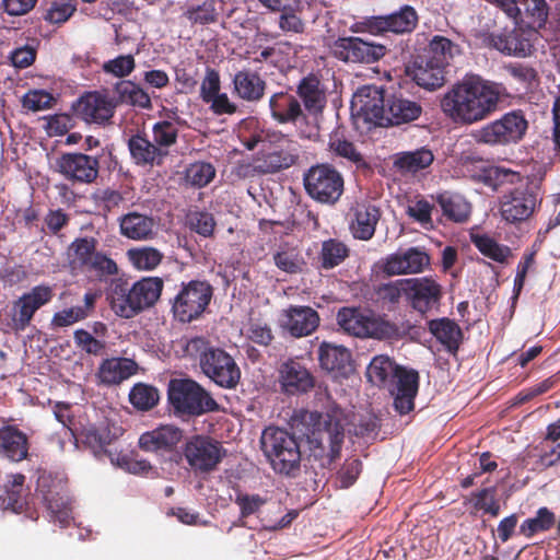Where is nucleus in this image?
Masks as SVG:
<instances>
[{
  "instance_id": "nucleus-1",
  "label": "nucleus",
  "mask_w": 560,
  "mask_h": 560,
  "mask_svg": "<svg viewBox=\"0 0 560 560\" xmlns=\"http://www.w3.org/2000/svg\"><path fill=\"white\" fill-rule=\"evenodd\" d=\"M509 96L503 83L465 75L443 95L441 109L453 122L470 126L497 113Z\"/></svg>"
},
{
  "instance_id": "nucleus-2",
  "label": "nucleus",
  "mask_w": 560,
  "mask_h": 560,
  "mask_svg": "<svg viewBox=\"0 0 560 560\" xmlns=\"http://www.w3.org/2000/svg\"><path fill=\"white\" fill-rule=\"evenodd\" d=\"M186 357L197 361L205 376L224 389H235L242 372L235 359L205 337H194L184 346Z\"/></svg>"
},
{
  "instance_id": "nucleus-3",
  "label": "nucleus",
  "mask_w": 560,
  "mask_h": 560,
  "mask_svg": "<svg viewBox=\"0 0 560 560\" xmlns=\"http://www.w3.org/2000/svg\"><path fill=\"white\" fill-rule=\"evenodd\" d=\"M167 399L174 415L196 418L220 411L219 402L198 382L191 378H172L168 382Z\"/></svg>"
},
{
  "instance_id": "nucleus-4",
  "label": "nucleus",
  "mask_w": 560,
  "mask_h": 560,
  "mask_svg": "<svg viewBox=\"0 0 560 560\" xmlns=\"http://www.w3.org/2000/svg\"><path fill=\"white\" fill-rule=\"evenodd\" d=\"M260 444L264 455L276 472L294 476L300 470L301 451L294 434L271 425L262 431Z\"/></svg>"
},
{
  "instance_id": "nucleus-5",
  "label": "nucleus",
  "mask_w": 560,
  "mask_h": 560,
  "mask_svg": "<svg viewBox=\"0 0 560 560\" xmlns=\"http://www.w3.org/2000/svg\"><path fill=\"white\" fill-rule=\"evenodd\" d=\"M337 323L343 331L359 338L378 340L399 339V327L381 316L365 315L357 308L343 307L337 314Z\"/></svg>"
},
{
  "instance_id": "nucleus-6",
  "label": "nucleus",
  "mask_w": 560,
  "mask_h": 560,
  "mask_svg": "<svg viewBox=\"0 0 560 560\" xmlns=\"http://www.w3.org/2000/svg\"><path fill=\"white\" fill-rule=\"evenodd\" d=\"M213 288L208 281L190 280L183 282L171 299L173 317L183 324L198 319L209 306Z\"/></svg>"
},
{
  "instance_id": "nucleus-7",
  "label": "nucleus",
  "mask_w": 560,
  "mask_h": 560,
  "mask_svg": "<svg viewBox=\"0 0 560 560\" xmlns=\"http://www.w3.org/2000/svg\"><path fill=\"white\" fill-rule=\"evenodd\" d=\"M107 155L113 158L112 150L104 148L96 155L83 152H66L56 159V171L72 185H91L100 176L101 164Z\"/></svg>"
},
{
  "instance_id": "nucleus-8",
  "label": "nucleus",
  "mask_w": 560,
  "mask_h": 560,
  "mask_svg": "<svg viewBox=\"0 0 560 560\" xmlns=\"http://www.w3.org/2000/svg\"><path fill=\"white\" fill-rule=\"evenodd\" d=\"M527 129L528 121L524 113L515 109L482 126L474 133V138L478 143L509 145L522 141Z\"/></svg>"
},
{
  "instance_id": "nucleus-9",
  "label": "nucleus",
  "mask_w": 560,
  "mask_h": 560,
  "mask_svg": "<svg viewBox=\"0 0 560 560\" xmlns=\"http://www.w3.org/2000/svg\"><path fill=\"white\" fill-rule=\"evenodd\" d=\"M419 14L410 4H404L398 10L385 14L364 18L357 22L353 32H366L374 36H383L387 33L404 36L411 34L419 24Z\"/></svg>"
},
{
  "instance_id": "nucleus-10",
  "label": "nucleus",
  "mask_w": 560,
  "mask_h": 560,
  "mask_svg": "<svg viewBox=\"0 0 560 560\" xmlns=\"http://www.w3.org/2000/svg\"><path fill=\"white\" fill-rule=\"evenodd\" d=\"M303 183L307 195L320 203L334 205L343 192V177L328 163L310 167Z\"/></svg>"
},
{
  "instance_id": "nucleus-11",
  "label": "nucleus",
  "mask_w": 560,
  "mask_h": 560,
  "mask_svg": "<svg viewBox=\"0 0 560 560\" xmlns=\"http://www.w3.org/2000/svg\"><path fill=\"white\" fill-rule=\"evenodd\" d=\"M226 456V450L222 444L209 435H192L183 450L184 457L195 474H210L217 470L223 458Z\"/></svg>"
},
{
  "instance_id": "nucleus-12",
  "label": "nucleus",
  "mask_w": 560,
  "mask_h": 560,
  "mask_svg": "<svg viewBox=\"0 0 560 560\" xmlns=\"http://www.w3.org/2000/svg\"><path fill=\"white\" fill-rule=\"evenodd\" d=\"M310 418L317 425L320 443H327L329 446L330 462L336 460L340 456L345 439V411L336 404H331L325 412H311Z\"/></svg>"
},
{
  "instance_id": "nucleus-13",
  "label": "nucleus",
  "mask_w": 560,
  "mask_h": 560,
  "mask_svg": "<svg viewBox=\"0 0 560 560\" xmlns=\"http://www.w3.org/2000/svg\"><path fill=\"white\" fill-rule=\"evenodd\" d=\"M387 51V47L383 44L364 40L361 37L354 36L339 37L331 46L332 56L346 63H375Z\"/></svg>"
},
{
  "instance_id": "nucleus-14",
  "label": "nucleus",
  "mask_w": 560,
  "mask_h": 560,
  "mask_svg": "<svg viewBox=\"0 0 560 560\" xmlns=\"http://www.w3.org/2000/svg\"><path fill=\"white\" fill-rule=\"evenodd\" d=\"M540 201L534 187L528 184L517 186L501 197V217L511 224L524 222L533 215Z\"/></svg>"
},
{
  "instance_id": "nucleus-15",
  "label": "nucleus",
  "mask_w": 560,
  "mask_h": 560,
  "mask_svg": "<svg viewBox=\"0 0 560 560\" xmlns=\"http://www.w3.org/2000/svg\"><path fill=\"white\" fill-rule=\"evenodd\" d=\"M54 289L49 284H38L23 293L12 305L11 328L15 332L24 331L32 323L36 312L50 303Z\"/></svg>"
},
{
  "instance_id": "nucleus-16",
  "label": "nucleus",
  "mask_w": 560,
  "mask_h": 560,
  "mask_svg": "<svg viewBox=\"0 0 560 560\" xmlns=\"http://www.w3.org/2000/svg\"><path fill=\"white\" fill-rule=\"evenodd\" d=\"M280 392L287 396H301L311 393L317 380L299 358H289L278 368Z\"/></svg>"
},
{
  "instance_id": "nucleus-17",
  "label": "nucleus",
  "mask_w": 560,
  "mask_h": 560,
  "mask_svg": "<svg viewBox=\"0 0 560 560\" xmlns=\"http://www.w3.org/2000/svg\"><path fill=\"white\" fill-rule=\"evenodd\" d=\"M387 95L375 85H363L357 90L351 101L352 114L366 122L384 125Z\"/></svg>"
},
{
  "instance_id": "nucleus-18",
  "label": "nucleus",
  "mask_w": 560,
  "mask_h": 560,
  "mask_svg": "<svg viewBox=\"0 0 560 560\" xmlns=\"http://www.w3.org/2000/svg\"><path fill=\"white\" fill-rule=\"evenodd\" d=\"M184 438L182 429L175 425H160L142 433L139 438V447L145 452L158 455L170 454V459L179 463L182 454L177 452L178 444Z\"/></svg>"
},
{
  "instance_id": "nucleus-19",
  "label": "nucleus",
  "mask_w": 560,
  "mask_h": 560,
  "mask_svg": "<svg viewBox=\"0 0 560 560\" xmlns=\"http://www.w3.org/2000/svg\"><path fill=\"white\" fill-rule=\"evenodd\" d=\"M292 143L288 138V142H272L271 145L260 149L254 159V172L260 175L275 174L294 165L299 154Z\"/></svg>"
},
{
  "instance_id": "nucleus-20",
  "label": "nucleus",
  "mask_w": 560,
  "mask_h": 560,
  "mask_svg": "<svg viewBox=\"0 0 560 560\" xmlns=\"http://www.w3.org/2000/svg\"><path fill=\"white\" fill-rule=\"evenodd\" d=\"M538 32L523 25L503 28L489 36V44L508 56L526 57L532 54Z\"/></svg>"
},
{
  "instance_id": "nucleus-21",
  "label": "nucleus",
  "mask_w": 560,
  "mask_h": 560,
  "mask_svg": "<svg viewBox=\"0 0 560 560\" xmlns=\"http://www.w3.org/2000/svg\"><path fill=\"white\" fill-rule=\"evenodd\" d=\"M430 255L422 247H409L387 255L382 271L388 277L421 273L430 267Z\"/></svg>"
},
{
  "instance_id": "nucleus-22",
  "label": "nucleus",
  "mask_w": 560,
  "mask_h": 560,
  "mask_svg": "<svg viewBox=\"0 0 560 560\" xmlns=\"http://www.w3.org/2000/svg\"><path fill=\"white\" fill-rule=\"evenodd\" d=\"M117 103L108 94L89 92L74 106L77 115L88 124L106 126L112 124Z\"/></svg>"
},
{
  "instance_id": "nucleus-23",
  "label": "nucleus",
  "mask_w": 560,
  "mask_h": 560,
  "mask_svg": "<svg viewBox=\"0 0 560 560\" xmlns=\"http://www.w3.org/2000/svg\"><path fill=\"white\" fill-rule=\"evenodd\" d=\"M402 284L407 287V301L417 312L425 314L440 305L443 291L434 278H408Z\"/></svg>"
},
{
  "instance_id": "nucleus-24",
  "label": "nucleus",
  "mask_w": 560,
  "mask_h": 560,
  "mask_svg": "<svg viewBox=\"0 0 560 560\" xmlns=\"http://www.w3.org/2000/svg\"><path fill=\"white\" fill-rule=\"evenodd\" d=\"M418 371L401 366L388 389L394 397V408L399 415H407L415 409V398L419 390Z\"/></svg>"
},
{
  "instance_id": "nucleus-25",
  "label": "nucleus",
  "mask_w": 560,
  "mask_h": 560,
  "mask_svg": "<svg viewBox=\"0 0 560 560\" xmlns=\"http://www.w3.org/2000/svg\"><path fill=\"white\" fill-rule=\"evenodd\" d=\"M503 11L516 23L536 32L545 26L549 14L545 0H505Z\"/></svg>"
},
{
  "instance_id": "nucleus-26",
  "label": "nucleus",
  "mask_w": 560,
  "mask_h": 560,
  "mask_svg": "<svg viewBox=\"0 0 560 560\" xmlns=\"http://www.w3.org/2000/svg\"><path fill=\"white\" fill-rule=\"evenodd\" d=\"M295 92L307 117H317L324 113L328 102V90L319 77L314 73L303 77L296 84Z\"/></svg>"
},
{
  "instance_id": "nucleus-27",
  "label": "nucleus",
  "mask_w": 560,
  "mask_h": 560,
  "mask_svg": "<svg viewBox=\"0 0 560 560\" xmlns=\"http://www.w3.org/2000/svg\"><path fill=\"white\" fill-rule=\"evenodd\" d=\"M269 109L271 118L280 125L306 122L308 118L298 94H293L290 90L271 94Z\"/></svg>"
},
{
  "instance_id": "nucleus-28",
  "label": "nucleus",
  "mask_w": 560,
  "mask_h": 560,
  "mask_svg": "<svg viewBox=\"0 0 560 560\" xmlns=\"http://www.w3.org/2000/svg\"><path fill=\"white\" fill-rule=\"evenodd\" d=\"M317 359L320 369L335 378L348 377L353 371L351 352L345 346L324 341L318 347Z\"/></svg>"
},
{
  "instance_id": "nucleus-29",
  "label": "nucleus",
  "mask_w": 560,
  "mask_h": 560,
  "mask_svg": "<svg viewBox=\"0 0 560 560\" xmlns=\"http://www.w3.org/2000/svg\"><path fill=\"white\" fill-rule=\"evenodd\" d=\"M382 217L381 209L371 202H358L349 212V231L355 240L370 241Z\"/></svg>"
},
{
  "instance_id": "nucleus-30",
  "label": "nucleus",
  "mask_w": 560,
  "mask_h": 560,
  "mask_svg": "<svg viewBox=\"0 0 560 560\" xmlns=\"http://www.w3.org/2000/svg\"><path fill=\"white\" fill-rule=\"evenodd\" d=\"M405 73L420 88L434 91L445 83V69L424 56H418L405 67Z\"/></svg>"
},
{
  "instance_id": "nucleus-31",
  "label": "nucleus",
  "mask_w": 560,
  "mask_h": 560,
  "mask_svg": "<svg viewBox=\"0 0 560 560\" xmlns=\"http://www.w3.org/2000/svg\"><path fill=\"white\" fill-rule=\"evenodd\" d=\"M266 80L248 68L238 70L232 78L233 94L246 103H259L266 94Z\"/></svg>"
},
{
  "instance_id": "nucleus-32",
  "label": "nucleus",
  "mask_w": 560,
  "mask_h": 560,
  "mask_svg": "<svg viewBox=\"0 0 560 560\" xmlns=\"http://www.w3.org/2000/svg\"><path fill=\"white\" fill-rule=\"evenodd\" d=\"M422 115L419 102L402 94H388L383 127L400 126L417 120Z\"/></svg>"
},
{
  "instance_id": "nucleus-33",
  "label": "nucleus",
  "mask_w": 560,
  "mask_h": 560,
  "mask_svg": "<svg viewBox=\"0 0 560 560\" xmlns=\"http://www.w3.org/2000/svg\"><path fill=\"white\" fill-rule=\"evenodd\" d=\"M128 150L133 163L141 167L162 166L166 159L155 142L149 140L145 135H132L127 142Z\"/></svg>"
},
{
  "instance_id": "nucleus-34",
  "label": "nucleus",
  "mask_w": 560,
  "mask_h": 560,
  "mask_svg": "<svg viewBox=\"0 0 560 560\" xmlns=\"http://www.w3.org/2000/svg\"><path fill=\"white\" fill-rule=\"evenodd\" d=\"M28 438L15 425L0 428V458L20 463L28 455Z\"/></svg>"
},
{
  "instance_id": "nucleus-35",
  "label": "nucleus",
  "mask_w": 560,
  "mask_h": 560,
  "mask_svg": "<svg viewBox=\"0 0 560 560\" xmlns=\"http://www.w3.org/2000/svg\"><path fill=\"white\" fill-rule=\"evenodd\" d=\"M25 476L23 474L7 475L5 482L0 493V509L21 513L27 505L28 488L25 487Z\"/></svg>"
},
{
  "instance_id": "nucleus-36",
  "label": "nucleus",
  "mask_w": 560,
  "mask_h": 560,
  "mask_svg": "<svg viewBox=\"0 0 560 560\" xmlns=\"http://www.w3.org/2000/svg\"><path fill=\"white\" fill-rule=\"evenodd\" d=\"M319 324L318 313L310 306H291L285 311L283 328L300 338L311 335Z\"/></svg>"
},
{
  "instance_id": "nucleus-37",
  "label": "nucleus",
  "mask_w": 560,
  "mask_h": 560,
  "mask_svg": "<svg viewBox=\"0 0 560 560\" xmlns=\"http://www.w3.org/2000/svg\"><path fill=\"white\" fill-rule=\"evenodd\" d=\"M133 296L131 285L127 280L122 279L114 280L107 291L110 308L117 316L122 318L129 319L138 315Z\"/></svg>"
},
{
  "instance_id": "nucleus-38",
  "label": "nucleus",
  "mask_w": 560,
  "mask_h": 560,
  "mask_svg": "<svg viewBox=\"0 0 560 560\" xmlns=\"http://www.w3.org/2000/svg\"><path fill=\"white\" fill-rule=\"evenodd\" d=\"M118 221L121 235L129 240L148 241L154 235L155 221L151 215L131 211Z\"/></svg>"
},
{
  "instance_id": "nucleus-39",
  "label": "nucleus",
  "mask_w": 560,
  "mask_h": 560,
  "mask_svg": "<svg viewBox=\"0 0 560 560\" xmlns=\"http://www.w3.org/2000/svg\"><path fill=\"white\" fill-rule=\"evenodd\" d=\"M138 364L128 358L105 359L97 371L100 382L106 385H117L135 375Z\"/></svg>"
},
{
  "instance_id": "nucleus-40",
  "label": "nucleus",
  "mask_w": 560,
  "mask_h": 560,
  "mask_svg": "<svg viewBox=\"0 0 560 560\" xmlns=\"http://www.w3.org/2000/svg\"><path fill=\"white\" fill-rule=\"evenodd\" d=\"M119 429L112 431L108 425L90 427L83 432V442L92 450L95 456L103 455L109 457L110 462L115 460L116 452L113 453L109 446L118 438Z\"/></svg>"
},
{
  "instance_id": "nucleus-41",
  "label": "nucleus",
  "mask_w": 560,
  "mask_h": 560,
  "mask_svg": "<svg viewBox=\"0 0 560 560\" xmlns=\"http://www.w3.org/2000/svg\"><path fill=\"white\" fill-rule=\"evenodd\" d=\"M328 150L331 155L346 160L348 163L355 165L358 168L366 166V162L354 145L347 139L343 130L335 129L328 139Z\"/></svg>"
},
{
  "instance_id": "nucleus-42",
  "label": "nucleus",
  "mask_w": 560,
  "mask_h": 560,
  "mask_svg": "<svg viewBox=\"0 0 560 560\" xmlns=\"http://www.w3.org/2000/svg\"><path fill=\"white\" fill-rule=\"evenodd\" d=\"M163 290V281L158 277L142 278L131 285L138 314L153 306Z\"/></svg>"
},
{
  "instance_id": "nucleus-43",
  "label": "nucleus",
  "mask_w": 560,
  "mask_h": 560,
  "mask_svg": "<svg viewBox=\"0 0 560 560\" xmlns=\"http://www.w3.org/2000/svg\"><path fill=\"white\" fill-rule=\"evenodd\" d=\"M429 330L450 352L458 350L463 331L454 320L447 317L432 319L429 322Z\"/></svg>"
},
{
  "instance_id": "nucleus-44",
  "label": "nucleus",
  "mask_w": 560,
  "mask_h": 560,
  "mask_svg": "<svg viewBox=\"0 0 560 560\" xmlns=\"http://www.w3.org/2000/svg\"><path fill=\"white\" fill-rule=\"evenodd\" d=\"M434 161V155L425 147L415 151L400 152L395 155L394 167L400 173H417L429 167Z\"/></svg>"
},
{
  "instance_id": "nucleus-45",
  "label": "nucleus",
  "mask_w": 560,
  "mask_h": 560,
  "mask_svg": "<svg viewBox=\"0 0 560 560\" xmlns=\"http://www.w3.org/2000/svg\"><path fill=\"white\" fill-rule=\"evenodd\" d=\"M458 54L459 47L457 44L445 36L435 35L430 39L423 56L445 69Z\"/></svg>"
},
{
  "instance_id": "nucleus-46",
  "label": "nucleus",
  "mask_w": 560,
  "mask_h": 560,
  "mask_svg": "<svg viewBox=\"0 0 560 560\" xmlns=\"http://www.w3.org/2000/svg\"><path fill=\"white\" fill-rule=\"evenodd\" d=\"M400 368L389 357L376 355L368 366L366 377L378 387H388Z\"/></svg>"
},
{
  "instance_id": "nucleus-47",
  "label": "nucleus",
  "mask_w": 560,
  "mask_h": 560,
  "mask_svg": "<svg viewBox=\"0 0 560 560\" xmlns=\"http://www.w3.org/2000/svg\"><path fill=\"white\" fill-rule=\"evenodd\" d=\"M36 491L42 495L47 511H58L68 503L63 494V486L50 475L43 474L38 477Z\"/></svg>"
},
{
  "instance_id": "nucleus-48",
  "label": "nucleus",
  "mask_w": 560,
  "mask_h": 560,
  "mask_svg": "<svg viewBox=\"0 0 560 560\" xmlns=\"http://www.w3.org/2000/svg\"><path fill=\"white\" fill-rule=\"evenodd\" d=\"M273 262L278 269L291 275L302 272L306 266L300 249L289 243L278 247L273 254Z\"/></svg>"
},
{
  "instance_id": "nucleus-49",
  "label": "nucleus",
  "mask_w": 560,
  "mask_h": 560,
  "mask_svg": "<svg viewBox=\"0 0 560 560\" xmlns=\"http://www.w3.org/2000/svg\"><path fill=\"white\" fill-rule=\"evenodd\" d=\"M180 120L163 119L156 121L152 126V140L165 152V156L170 155V149L177 143Z\"/></svg>"
},
{
  "instance_id": "nucleus-50",
  "label": "nucleus",
  "mask_w": 560,
  "mask_h": 560,
  "mask_svg": "<svg viewBox=\"0 0 560 560\" xmlns=\"http://www.w3.org/2000/svg\"><path fill=\"white\" fill-rule=\"evenodd\" d=\"M443 214L454 222H465L470 214V203L459 195L440 194L436 198Z\"/></svg>"
},
{
  "instance_id": "nucleus-51",
  "label": "nucleus",
  "mask_w": 560,
  "mask_h": 560,
  "mask_svg": "<svg viewBox=\"0 0 560 560\" xmlns=\"http://www.w3.org/2000/svg\"><path fill=\"white\" fill-rule=\"evenodd\" d=\"M97 241L94 237L75 238L69 246L70 264L73 268L86 269L97 253Z\"/></svg>"
},
{
  "instance_id": "nucleus-52",
  "label": "nucleus",
  "mask_w": 560,
  "mask_h": 560,
  "mask_svg": "<svg viewBox=\"0 0 560 560\" xmlns=\"http://www.w3.org/2000/svg\"><path fill=\"white\" fill-rule=\"evenodd\" d=\"M349 256L347 245L336 238L324 241L319 253L320 268L324 270L339 266Z\"/></svg>"
},
{
  "instance_id": "nucleus-53",
  "label": "nucleus",
  "mask_w": 560,
  "mask_h": 560,
  "mask_svg": "<svg viewBox=\"0 0 560 560\" xmlns=\"http://www.w3.org/2000/svg\"><path fill=\"white\" fill-rule=\"evenodd\" d=\"M556 524V515L548 508H539L534 517L526 518L520 525V534L526 538H532L538 533L551 529Z\"/></svg>"
},
{
  "instance_id": "nucleus-54",
  "label": "nucleus",
  "mask_w": 560,
  "mask_h": 560,
  "mask_svg": "<svg viewBox=\"0 0 560 560\" xmlns=\"http://www.w3.org/2000/svg\"><path fill=\"white\" fill-rule=\"evenodd\" d=\"M115 91L121 103L150 109L152 102L149 94L132 81L126 80L115 85Z\"/></svg>"
},
{
  "instance_id": "nucleus-55",
  "label": "nucleus",
  "mask_w": 560,
  "mask_h": 560,
  "mask_svg": "<svg viewBox=\"0 0 560 560\" xmlns=\"http://www.w3.org/2000/svg\"><path fill=\"white\" fill-rule=\"evenodd\" d=\"M471 242L483 256L492 259L493 261L503 264L511 255L509 246L499 244L494 238L487 234H472Z\"/></svg>"
},
{
  "instance_id": "nucleus-56",
  "label": "nucleus",
  "mask_w": 560,
  "mask_h": 560,
  "mask_svg": "<svg viewBox=\"0 0 560 560\" xmlns=\"http://www.w3.org/2000/svg\"><path fill=\"white\" fill-rule=\"evenodd\" d=\"M77 12V3L72 0H52L43 13V20L50 25L61 26Z\"/></svg>"
},
{
  "instance_id": "nucleus-57",
  "label": "nucleus",
  "mask_w": 560,
  "mask_h": 560,
  "mask_svg": "<svg viewBox=\"0 0 560 560\" xmlns=\"http://www.w3.org/2000/svg\"><path fill=\"white\" fill-rule=\"evenodd\" d=\"M160 400V394L156 387L144 384H135L129 393V401L137 409L148 411L154 408Z\"/></svg>"
},
{
  "instance_id": "nucleus-58",
  "label": "nucleus",
  "mask_w": 560,
  "mask_h": 560,
  "mask_svg": "<svg viewBox=\"0 0 560 560\" xmlns=\"http://www.w3.org/2000/svg\"><path fill=\"white\" fill-rule=\"evenodd\" d=\"M183 16L191 24L208 25L218 21V12L213 0H205L200 4H186Z\"/></svg>"
},
{
  "instance_id": "nucleus-59",
  "label": "nucleus",
  "mask_w": 560,
  "mask_h": 560,
  "mask_svg": "<svg viewBox=\"0 0 560 560\" xmlns=\"http://www.w3.org/2000/svg\"><path fill=\"white\" fill-rule=\"evenodd\" d=\"M127 256L139 270H153L163 258V254L159 249L150 246L131 248L127 252Z\"/></svg>"
},
{
  "instance_id": "nucleus-60",
  "label": "nucleus",
  "mask_w": 560,
  "mask_h": 560,
  "mask_svg": "<svg viewBox=\"0 0 560 560\" xmlns=\"http://www.w3.org/2000/svg\"><path fill=\"white\" fill-rule=\"evenodd\" d=\"M292 10L280 12L278 26L283 33L302 34L305 31V22L301 18L303 12L302 1L295 2Z\"/></svg>"
},
{
  "instance_id": "nucleus-61",
  "label": "nucleus",
  "mask_w": 560,
  "mask_h": 560,
  "mask_svg": "<svg viewBox=\"0 0 560 560\" xmlns=\"http://www.w3.org/2000/svg\"><path fill=\"white\" fill-rule=\"evenodd\" d=\"M215 176V168L209 162L192 163L186 171L187 180L196 187L207 186Z\"/></svg>"
},
{
  "instance_id": "nucleus-62",
  "label": "nucleus",
  "mask_w": 560,
  "mask_h": 560,
  "mask_svg": "<svg viewBox=\"0 0 560 560\" xmlns=\"http://www.w3.org/2000/svg\"><path fill=\"white\" fill-rule=\"evenodd\" d=\"M85 270L94 273L98 280L103 281L108 277L117 275L118 266L116 261L106 254L97 252Z\"/></svg>"
},
{
  "instance_id": "nucleus-63",
  "label": "nucleus",
  "mask_w": 560,
  "mask_h": 560,
  "mask_svg": "<svg viewBox=\"0 0 560 560\" xmlns=\"http://www.w3.org/2000/svg\"><path fill=\"white\" fill-rule=\"evenodd\" d=\"M362 462L359 458H348L337 471L336 481L338 488L348 489L355 483L361 471Z\"/></svg>"
},
{
  "instance_id": "nucleus-64",
  "label": "nucleus",
  "mask_w": 560,
  "mask_h": 560,
  "mask_svg": "<svg viewBox=\"0 0 560 560\" xmlns=\"http://www.w3.org/2000/svg\"><path fill=\"white\" fill-rule=\"evenodd\" d=\"M288 142V137L282 135L281 132L270 131V130H257L245 137L243 139V144L247 150H254L259 144H261V149H265L268 144H272V142Z\"/></svg>"
}]
</instances>
